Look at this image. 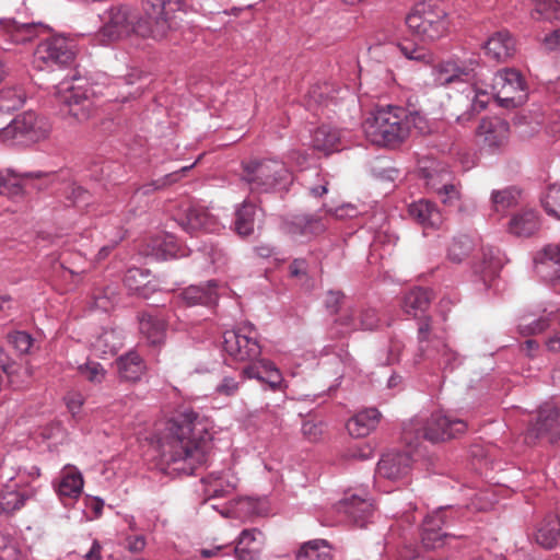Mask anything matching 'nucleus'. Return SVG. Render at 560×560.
Returning <instances> with one entry per match:
<instances>
[{
	"label": "nucleus",
	"mask_w": 560,
	"mask_h": 560,
	"mask_svg": "<svg viewBox=\"0 0 560 560\" xmlns=\"http://www.w3.org/2000/svg\"><path fill=\"white\" fill-rule=\"evenodd\" d=\"M210 441L207 423L186 409L158 428L150 443L170 469L189 476L207 463Z\"/></svg>",
	"instance_id": "nucleus-1"
},
{
	"label": "nucleus",
	"mask_w": 560,
	"mask_h": 560,
	"mask_svg": "<svg viewBox=\"0 0 560 560\" xmlns=\"http://www.w3.org/2000/svg\"><path fill=\"white\" fill-rule=\"evenodd\" d=\"M366 139L378 147L395 148L410 136L411 128L420 133L428 130L427 121L419 113L404 107L387 105L374 109L363 121Z\"/></svg>",
	"instance_id": "nucleus-2"
},
{
	"label": "nucleus",
	"mask_w": 560,
	"mask_h": 560,
	"mask_svg": "<svg viewBox=\"0 0 560 560\" xmlns=\"http://www.w3.org/2000/svg\"><path fill=\"white\" fill-rule=\"evenodd\" d=\"M158 19H150L147 14L144 18L138 19V14L127 5L112 7L105 12L104 25L98 32L101 43L103 45L119 40L132 33L141 37H152L161 39L166 36L171 27L158 33Z\"/></svg>",
	"instance_id": "nucleus-3"
},
{
	"label": "nucleus",
	"mask_w": 560,
	"mask_h": 560,
	"mask_svg": "<svg viewBox=\"0 0 560 560\" xmlns=\"http://www.w3.org/2000/svg\"><path fill=\"white\" fill-rule=\"evenodd\" d=\"M3 468V474L8 479L0 487V515H11L22 509L25 503L35 497L36 489L31 486L39 475L40 470L37 466H11Z\"/></svg>",
	"instance_id": "nucleus-4"
},
{
	"label": "nucleus",
	"mask_w": 560,
	"mask_h": 560,
	"mask_svg": "<svg viewBox=\"0 0 560 560\" xmlns=\"http://www.w3.org/2000/svg\"><path fill=\"white\" fill-rule=\"evenodd\" d=\"M406 24L422 42H434L443 37L448 27L445 10L434 0L417 3L406 16Z\"/></svg>",
	"instance_id": "nucleus-5"
},
{
	"label": "nucleus",
	"mask_w": 560,
	"mask_h": 560,
	"mask_svg": "<svg viewBox=\"0 0 560 560\" xmlns=\"http://www.w3.org/2000/svg\"><path fill=\"white\" fill-rule=\"evenodd\" d=\"M242 179L252 192H269L287 187L291 174L281 161L261 160L244 164Z\"/></svg>",
	"instance_id": "nucleus-6"
},
{
	"label": "nucleus",
	"mask_w": 560,
	"mask_h": 560,
	"mask_svg": "<svg viewBox=\"0 0 560 560\" xmlns=\"http://www.w3.org/2000/svg\"><path fill=\"white\" fill-rule=\"evenodd\" d=\"M51 125L46 117L34 112H25L0 129V142L9 145H24L46 139Z\"/></svg>",
	"instance_id": "nucleus-7"
},
{
	"label": "nucleus",
	"mask_w": 560,
	"mask_h": 560,
	"mask_svg": "<svg viewBox=\"0 0 560 560\" xmlns=\"http://www.w3.org/2000/svg\"><path fill=\"white\" fill-rule=\"evenodd\" d=\"M418 352L415 354V364L424 360L435 362L443 371H453L458 361L457 353L440 338H431V326L428 318L420 319L418 327Z\"/></svg>",
	"instance_id": "nucleus-8"
},
{
	"label": "nucleus",
	"mask_w": 560,
	"mask_h": 560,
	"mask_svg": "<svg viewBox=\"0 0 560 560\" xmlns=\"http://www.w3.org/2000/svg\"><path fill=\"white\" fill-rule=\"evenodd\" d=\"M492 95L500 106L515 108L527 100V85L523 74L514 68L499 70L490 84Z\"/></svg>",
	"instance_id": "nucleus-9"
},
{
	"label": "nucleus",
	"mask_w": 560,
	"mask_h": 560,
	"mask_svg": "<svg viewBox=\"0 0 560 560\" xmlns=\"http://www.w3.org/2000/svg\"><path fill=\"white\" fill-rule=\"evenodd\" d=\"M75 43L63 35L42 40L34 51V63L39 69L70 66L75 58Z\"/></svg>",
	"instance_id": "nucleus-10"
},
{
	"label": "nucleus",
	"mask_w": 560,
	"mask_h": 560,
	"mask_svg": "<svg viewBox=\"0 0 560 560\" xmlns=\"http://www.w3.org/2000/svg\"><path fill=\"white\" fill-rule=\"evenodd\" d=\"M546 441L552 445L560 444V402H546L539 407L534 422L525 433V442L534 445Z\"/></svg>",
	"instance_id": "nucleus-11"
},
{
	"label": "nucleus",
	"mask_w": 560,
	"mask_h": 560,
	"mask_svg": "<svg viewBox=\"0 0 560 560\" xmlns=\"http://www.w3.org/2000/svg\"><path fill=\"white\" fill-rule=\"evenodd\" d=\"M55 98L63 106V114L72 116L79 122L88 120L93 112V103L86 90L74 85L72 80L66 79L55 86Z\"/></svg>",
	"instance_id": "nucleus-12"
},
{
	"label": "nucleus",
	"mask_w": 560,
	"mask_h": 560,
	"mask_svg": "<svg viewBox=\"0 0 560 560\" xmlns=\"http://www.w3.org/2000/svg\"><path fill=\"white\" fill-rule=\"evenodd\" d=\"M224 351L237 361H252L259 357L261 349L257 341V332L252 324H245L237 330L223 334Z\"/></svg>",
	"instance_id": "nucleus-13"
},
{
	"label": "nucleus",
	"mask_w": 560,
	"mask_h": 560,
	"mask_svg": "<svg viewBox=\"0 0 560 560\" xmlns=\"http://www.w3.org/2000/svg\"><path fill=\"white\" fill-rule=\"evenodd\" d=\"M334 508L338 513H342L349 523L360 528L372 521L375 512L374 500L365 491H346L345 497Z\"/></svg>",
	"instance_id": "nucleus-14"
},
{
	"label": "nucleus",
	"mask_w": 560,
	"mask_h": 560,
	"mask_svg": "<svg viewBox=\"0 0 560 560\" xmlns=\"http://www.w3.org/2000/svg\"><path fill=\"white\" fill-rule=\"evenodd\" d=\"M50 27L42 22H19L15 19H0V48L10 50L12 45L25 44L44 33H49Z\"/></svg>",
	"instance_id": "nucleus-15"
},
{
	"label": "nucleus",
	"mask_w": 560,
	"mask_h": 560,
	"mask_svg": "<svg viewBox=\"0 0 560 560\" xmlns=\"http://www.w3.org/2000/svg\"><path fill=\"white\" fill-rule=\"evenodd\" d=\"M467 423L444 413H433L421 430L422 438L432 442H444L465 433Z\"/></svg>",
	"instance_id": "nucleus-16"
},
{
	"label": "nucleus",
	"mask_w": 560,
	"mask_h": 560,
	"mask_svg": "<svg viewBox=\"0 0 560 560\" xmlns=\"http://www.w3.org/2000/svg\"><path fill=\"white\" fill-rule=\"evenodd\" d=\"M59 500L66 505L67 500H78L82 494L84 479L82 472L73 465H65L52 482Z\"/></svg>",
	"instance_id": "nucleus-17"
},
{
	"label": "nucleus",
	"mask_w": 560,
	"mask_h": 560,
	"mask_svg": "<svg viewBox=\"0 0 560 560\" xmlns=\"http://www.w3.org/2000/svg\"><path fill=\"white\" fill-rule=\"evenodd\" d=\"M477 66L476 60H469L468 62L443 61L435 68V80L441 85L472 80L476 77L475 69Z\"/></svg>",
	"instance_id": "nucleus-18"
},
{
	"label": "nucleus",
	"mask_w": 560,
	"mask_h": 560,
	"mask_svg": "<svg viewBox=\"0 0 560 560\" xmlns=\"http://www.w3.org/2000/svg\"><path fill=\"white\" fill-rule=\"evenodd\" d=\"M427 185L440 197L446 206H453L459 199V190L451 183V173L441 170L429 172L422 168Z\"/></svg>",
	"instance_id": "nucleus-19"
},
{
	"label": "nucleus",
	"mask_w": 560,
	"mask_h": 560,
	"mask_svg": "<svg viewBox=\"0 0 560 560\" xmlns=\"http://www.w3.org/2000/svg\"><path fill=\"white\" fill-rule=\"evenodd\" d=\"M182 226L188 233L202 230L208 233H218L224 225L219 221L211 210L203 207H191L187 211L185 219L182 221Z\"/></svg>",
	"instance_id": "nucleus-20"
},
{
	"label": "nucleus",
	"mask_w": 560,
	"mask_h": 560,
	"mask_svg": "<svg viewBox=\"0 0 560 560\" xmlns=\"http://www.w3.org/2000/svg\"><path fill=\"white\" fill-rule=\"evenodd\" d=\"M142 8L150 19H158V33L162 34L163 30L171 27V14L185 11L187 5L185 0H142Z\"/></svg>",
	"instance_id": "nucleus-21"
},
{
	"label": "nucleus",
	"mask_w": 560,
	"mask_h": 560,
	"mask_svg": "<svg viewBox=\"0 0 560 560\" xmlns=\"http://www.w3.org/2000/svg\"><path fill=\"white\" fill-rule=\"evenodd\" d=\"M445 523V510H439L425 517L421 534V542L425 549H438L446 544L450 535L442 532Z\"/></svg>",
	"instance_id": "nucleus-22"
},
{
	"label": "nucleus",
	"mask_w": 560,
	"mask_h": 560,
	"mask_svg": "<svg viewBox=\"0 0 560 560\" xmlns=\"http://www.w3.org/2000/svg\"><path fill=\"white\" fill-rule=\"evenodd\" d=\"M483 49L489 58L498 62H505L514 56L516 42L508 30H500L488 38Z\"/></svg>",
	"instance_id": "nucleus-23"
},
{
	"label": "nucleus",
	"mask_w": 560,
	"mask_h": 560,
	"mask_svg": "<svg viewBox=\"0 0 560 560\" xmlns=\"http://www.w3.org/2000/svg\"><path fill=\"white\" fill-rule=\"evenodd\" d=\"M206 500L230 495L237 485V478L232 471L210 472L201 479Z\"/></svg>",
	"instance_id": "nucleus-24"
},
{
	"label": "nucleus",
	"mask_w": 560,
	"mask_h": 560,
	"mask_svg": "<svg viewBox=\"0 0 560 560\" xmlns=\"http://www.w3.org/2000/svg\"><path fill=\"white\" fill-rule=\"evenodd\" d=\"M264 540V534L256 528L242 530L235 546L232 547L234 559L255 560L261 551Z\"/></svg>",
	"instance_id": "nucleus-25"
},
{
	"label": "nucleus",
	"mask_w": 560,
	"mask_h": 560,
	"mask_svg": "<svg viewBox=\"0 0 560 560\" xmlns=\"http://www.w3.org/2000/svg\"><path fill=\"white\" fill-rule=\"evenodd\" d=\"M412 458L409 452L387 453L377 463V474L381 477L396 480L409 472Z\"/></svg>",
	"instance_id": "nucleus-26"
},
{
	"label": "nucleus",
	"mask_w": 560,
	"mask_h": 560,
	"mask_svg": "<svg viewBox=\"0 0 560 560\" xmlns=\"http://www.w3.org/2000/svg\"><path fill=\"white\" fill-rule=\"evenodd\" d=\"M244 376L265 382L273 390L279 389L283 377L279 369L269 360H260L243 370Z\"/></svg>",
	"instance_id": "nucleus-27"
},
{
	"label": "nucleus",
	"mask_w": 560,
	"mask_h": 560,
	"mask_svg": "<svg viewBox=\"0 0 560 560\" xmlns=\"http://www.w3.org/2000/svg\"><path fill=\"white\" fill-rule=\"evenodd\" d=\"M381 413L375 408H368L359 411L347 422V430L353 438L369 435L380 422Z\"/></svg>",
	"instance_id": "nucleus-28"
},
{
	"label": "nucleus",
	"mask_w": 560,
	"mask_h": 560,
	"mask_svg": "<svg viewBox=\"0 0 560 560\" xmlns=\"http://www.w3.org/2000/svg\"><path fill=\"white\" fill-rule=\"evenodd\" d=\"M537 272L546 280L560 279V248L547 245L537 258Z\"/></svg>",
	"instance_id": "nucleus-29"
},
{
	"label": "nucleus",
	"mask_w": 560,
	"mask_h": 560,
	"mask_svg": "<svg viewBox=\"0 0 560 560\" xmlns=\"http://www.w3.org/2000/svg\"><path fill=\"white\" fill-rule=\"evenodd\" d=\"M408 213L415 221L425 228H436L443 222L441 211L429 200L421 199L411 203Z\"/></svg>",
	"instance_id": "nucleus-30"
},
{
	"label": "nucleus",
	"mask_w": 560,
	"mask_h": 560,
	"mask_svg": "<svg viewBox=\"0 0 560 560\" xmlns=\"http://www.w3.org/2000/svg\"><path fill=\"white\" fill-rule=\"evenodd\" d=\"M509 129V124L500 118L482 119L477 133L489 147H499L508 139Z\"/></svg>",
	"instance_id": "nucleus-31"
},
{
	"label": "nucleus",
	"mask_w": 560,
	"mask_h": 560,
	"mask_svg": "<svg viewBox=\"0 0 560 560\" xmlns=\"http://www.w3.org/2000/svg\"><path fill=\"white\" fill-rule=\"evenodd\" d=\"M119 377L127 382H137L144 374L147 366L136 351H129L116 360Z\"/></svg>",
	"instance_id": "nucleus-32"
},
{
	"label": "nucleus",
	"mask_w": 560,
	"mask_h": 560,
	"mask_svg": "<svg viewBox=\"0 0 560 560\" xmlns=\"http://www.w3.org/2000/svg\"><path fill=\"white\" fill-rule=\"evenodd\" d=\"M260 501L253 498H240L224 505L219 510L220 514L224 517H232L237 520H246L252 516L262 514L259 508Z\"/></svg>",
	"instance_id": "nucleus-33"
},
{
	"label": "nucleus",
	"mask_w": 560,
	"mask_h": 560,
	"mask_svg": "<svg viewBox=\"0 0 560 560\" xmlns=\"http://www.w3.org/2000/svg\"><path fill=\"white\" fill-rule=\"evenodd\" d=\"M540 226L538 213L534 209H524L514 214L509 223V231L516 236L528 237Z\"/></svg>",
	"instance_id": "nucleus-34"
},
{
	"label": "nucleus",
	"mask_w": 560,
	"mask_h": 560,
	"mask_svg": "<svg viewBox=\"0 0 560 560\" xmlns=\"http://www.w3.org/2000/svg\"><path fill=\"white\" fill-rule=\"evenodd\" d=\"M217 287L214 280L207 282L206 285H190L183 291L182 296L188 305H212L218 300Z\"/></svg>",
	"instance_id": "nucleus-35"
},
{
	"label": "nucleus",
	"mask_w": 560,
	"mask_h": 560,
	"mask_svg": "<svg viewBox=\"0 0 560 560\" xmlns=\"http://www.w3.org/2000/svg\"><path fill=\"white\" fill-rule=\"evenodd\" d=\"M257 207L244 200L235 210L234 230L240 236H248L254 232Z\"/></svg>",
	"instance_id": "nucleus-36"
},
{
	"label": "nucleus",
	"mask_w": 560,
	"mask_h": 560,
	"mask_svg": "<svg viewBox=\"0 0 560 560\" xmlns=\"http://www.w3.org/2000/svg\"><path fill=\"white\" fill-rule=\"evenodd\" d=\"M315 223L312 215L299 214L283 223V231L293 240L303 242L313 236Z\"/></svg>",
	"instance_id": "nucleus-37"
},
{
	"label": "nucleus",
	"mask_w": 560,
	"mask_h": 560,
	"mask_svg": "<svg viewBox=\"0 0 560 560\" xmlns=\"http://www.w3.org/2000/svg\"><path fill=\"white\" fill-rule=\"evenodd\" d=\"M150 254L158 259H170L185 256L186 249L180 247L175 236L166 234L152 241Z\"/></svg>",
	"instance_id": "nucleus-38"
},
{
	"label": "nucleus",
	"mask_w": 560,
	"mask_h": 560,
	"mask_svg": "<svg viewBox=\"0 0 560 560\" xmlns=\"http://www.w3.org/2000/svg\"><path fill=\"white\" fill-rule=\"evenodd\" d=\"M559 537L560 518L555 515L546 517L535 534L536 542L546 549L553 548Z\"/></svg>",
	"instance_id": "nucleus-39"
},
{
	"label": "nucleus",
	"mask_w": 560,
	"mask_h": 560,
	"mask_svg": "<svg viewBox=\"0 0 560 560\" xmlns=\"http://www.w3.org/2000/svg\"><path fill=\"white\" fill-rule=\"evenodd\" d=\"M139 330L151 345H160L165 337V325L163 320L151 314L140 315Z\"/></svg>",
	"instance_id": "nucleus-40"
},
{
	"label": "nucleus",
	"mask_w": 560,
	"mask_h": 560,
	"mask_svg": "<svg viewBox=\"0 0 560 560\" xmlns=\"http://www.w3.org/2000/svg\"><path fill=\"white\" fill-rule=\"evenodd\" d=\"M431 302L430 292L422 288L410 290L404 299V311L413 317H420L424 313Z\"/></svg>",
	"instance_id": "nucleus-41"
},
{
	"label": "nucleus",
	"mask_w": 560,
	"mask_h": 560,
	"mask_svg": "<svg viewBox=\"0 0 560 560\" xmlns=\"http://www.w3.org/2000/svg\"><path fill=\"white\" fill-rule=\"evenodd\" d=\"M149 276L147 269L130 268L124 277V283L129 291L148 299L149 292L152 290Z\"/></svg>",
	"instance_id": "nucleus-42"
},
{
	"label": "nucleus",
	"mask_w": 560,
	"mask_h": 560,
	"mask_svg": "<svg viewBox=\"0 0 560 560\" xmlns=\"http://www.w3.org/2000/svg\"><path fill=\"white\" fill-rule=\"evenodd\" d=\"M26 101V93L21 86L0 90V112L10 113L19 109Z\"/></svg>",
	"instance_id": "nucleus-43"
},
{
	"label": "nucleus",
	"mask_w": 560,
	"mask_h": 560,
	"mask_svg": "<svg viewBox=\"0 0 560 560\" xmlns=\"http://www.w3.org/2000/svg\"><path fill=\"white\" fill-rule=\"evenodd\" d=\"M339 143L340 135L336 128L331 126L317 128V151H323L325 155H328L339 150Z\"/></svg>",
	"instance_id": "nucleus-44"
},
{
	"label": "nucleus",
	"mask_w": 560,
	"mask_h": 560,
	"mask_svg": "<svg viewBox=\"0 0 560 560\" xmlns=\"http://www.w3.org/2000/svg\"><path fill=\"white\" fill-rule=\"evenodd\" d=\"M359 319V306L345 307L339 314L338 318L336 319V324L338 326L336 335H346L351 331L358 330Z\"/></svg>",
	"instance_id": "nucleus-45"
},
{
	"label": "nucleus",
	"mask_w": 560,
	"mask_h": 560,
	"mask_svg": "<svg viewBox=\"0 0 560 560\" xmlns=\"http://www.w3.org/2000/svg\"><path fill=\"white\" fill-rule=\"evenodd\" d=\"M120 334L115 329L104 330L94 341L93 347L103 354L115 353L121 347Z\"/></svg>",
	"instance_id": "nucleus-46"
},
{
	"label": "nucleus",
	"mask_w": 560,
	"mask_h": 560,
	"mask_svg": "<svg viewBox=\"0 0 560 560\" xmlns=\"http://www.w3.org/2000/svg\"><path fill=\"white\" fill-rule=\"evenodd\" d=\"M534 20H560V2L557 0H534Z\"/></svg>",
	"instance_id": "nucleus-47"
},
{
	"label": "nucleus",
	"mask_w": 560,
	"mask_h": 560,
	"mask_svg": "<svg viewBox=\"0 0 560 560\" xmlns=\"http://www.w3.org/2000/svg\"><path fill=\"white\" fill-rule=\"evenodd\" d=\"M520 191L509 187L501 190H494L491 195L493 210L504 212L506 209L516 205Z\"/></svg>",
	"instance_id": "nucleus-48"
},
{
	"label": "nucleus",
	"mask_w": 560,
	"mask_h": 560,
	"mask_svg": "<svg viewBox=\"0 0 560 560\" xmlns=\"http://www.w3.org/2000/svg\"><path fill=\"white\" fill-rule=\"evenodd\" d=\"M472 249V244L469 237L462 236L455 238L448 247V259L454 262L463 261Z\"/></svg>",
	"instance_id": "nucleus-49"
},
{
	"label": "nucleus",
	"mask_w": 560,
	"mask_h": 560,
	"mask_svg": "<svg viewBox=\"0 0 560 560\" xmlns=\"http://www.w3.org/2000/svg\"><path fill=\"white\" fill-rule=\"evenodd\" d=\"M542 207L549 215L560 220V185L553 184L548 187Z\"/></svg>",
	"instance_id": "nucleus-50"
},
{
	"label": "nucleus",
	"mask_w": 560,
	"mask_h": 560,
	"mask_svg": "<svg viewBox=\"0 0 560 560\" xmlns=\"http://www.w3.org/2000/svg\"><path fill=\"white\" fill-rule=\"evenodd\" d=\"M21 189L19 178L11 171H0V195L16 196Z\"/></svg>",
	"instance_id": "nucleus-51"
},
{
	"label": "nucleus",
	"mask_w": 560,
	"mask_h": 560,
	"mask_svg": "<svg viewBox=\"0 0 560 560\" xmlns=\"http://www.w3.org/2000/svg\"><path fill=\"white\" fill-rule=\"evenodd\" d=\"M79 372L88 381L95 384L102 383L106 375V371L102 364L94 361H88L86 363L80 365Z\"/></svg>",
	"instance_id": "nucleus-52"
},
{
	"label": "nucleus",
	"mask_w": 560,
	"mask_h": 560,
	"mask_svg": "<svg viewBox=\"0 0 560 560\" xmlns=\"http://www.w3.org/2000/svg\"><path fill=\"white\" fill-rule=\"evenodd\" d=\"M472 90L475 92V96H474V100H472V108H474V110H477V112L483 110L487 107L491 96H493L492 95V91L489 92L488 91V85L483 84L479 80H475L474 81Z\"/></svg>",
	"instance_id": "nucleus-53"
},
{
	"label": "nucleus",
	"mask_w": 560,
	"mask_h": 560,
	"mask_svg": "<svg viewBox=\"0 0 560 560\" xmlns=\"http://www.w3.org/2000/svg\"><path fill=\"white\" fill-rule=\"evenodd\" d=\"M246 376L242 373L238 380L233 376H224L221 382L215 386V394L219 396H234Z\"/></svg>",
	"instance_id": "nucleus-54"
},
{
	"label": "nucleus",
	"mask_w": 560,
	"mask_h": 560,
	"mask_svg": "<svg viewBox=\"0 0 560 560\" xmlns=\"http://www.w3.org/2000/svg\"><path fill=\"white\" fill-rule=\"evenodd\" d=\"M9 341L19 353L25 354L30 352L34 340L31 335L25 331H15L9 335Z\"/></svg>",
	"instance_id": "nucleus-55"
},
{
	"label": "nucleus",
	"mask_w": 560,
	"mask_h": 560,
	"mask_svg": "<svg viewBox=\"0 0 560 560\" xmlns=\"http://www.w3.org/2000/svg\"><path fill=\"white\" fill-rule=\"evenodd\" d=\"M359 329L373 330L378 326V316L374 308L359 306Z\"/></svg>",
	"instance_id": "nucleus-56"
},
{
	"label": "nucleus",
	"mask_w": 560,
	"mask_h": 560,
	"mask_svg": "<svg viewBox=\"0 0 560 560\" xmlns=\"http://www.w3.org/2000/svg\"><path fill=\"white\" fill-rule=\"evenodd\" d=\"M200 555L203 558H220L221 560H234L232 555V546L218 545L213 547L200 549Z\"/></svg>",
	"instance_id": "nucleus-57"
},
{
	"label": "nucleus",
	"mask_w": 560,
	"mask_h": 560,
	"mask_svg": "<svg viewBox=\"0 0 560 560\" xmlns=\"http://www.w3.org/2000/svg\"><path fill=\"white\" fill-rule=\"evenodd\" d=\"M398 47L407 59L421 62H430L431 60V55L424 48L412 47L411 45H399Z\"/></svg>",
	"instance_id": "nucleus-58"
},
{
	"label": "nucleus",
	"mask_w": 560,
	"mask_h": 560,
	"mask_svg": "<svg viewBox=\"0 0 560 560\" xmlns=\"http://www.w3.org/2000/svg\"><path fill=\"white\" fill-rule=\"evenodd\" d=\"M290 276L304 281L308 277V264L303 258L294 259L290 265Z\"/></svg>",
	"instance_id": "nucleus-59"
},
{
	"label": "nucleus",
	"mask_w": 560,
	"mask_h": 560,
	"mask_svg": "<svg viewBox=\"0 0 560 560\" xmlns=\"http://www.w3.org/2000/svg\"><path fill=\"white\" fill-rule=\"evenodd\" d=\"M65 401L68 410L75 417L84 404V397L81 393L70 392L65 396Z\"/></svg>",
	"instance_id": "nucleus-60"
},
{
	"label": "nucleus",
	"mask_w": 560,
	"mask_h": 560,
	"mask_svg": "<svg viewBox=\"0 0 560 560\" xmlns=\"http://www.w3.org/2000/svg\"><path fill=\"white\" fill-rule=\"evenodd\" d=\"M0 369L8 375L12 385L19 387L21 384L18 382L19 372L12 364H7V355L0 350Z\"/></svg>",
	"instance_id": "nucleus-61"
},
{
	"label": "nucleus",
	"mask_w": 560,
	"mask_h": 560,
	"mask_svg": "<svg viewBox=\"0 0 560 560\" xmlns=\"http://www.w3.org/2000/svg\"><path fill=\"white\" fill-rule=\"evenodd\" d=\"M343 299L340 291H328L324 299V305L330 313H336Z\"/></svg>",
	"instance_id": "nucleus-62"
},
{
	"label": "nucleus",
	"mask_w": 560,
	"mask_h": 560,
	"mask_svg": "<svg viewBox=\"0 0 560 560\" xmlns=\"http://www.w3.org/2000/svg\"><path fill=\"white\" fill-rule=\"evenodd\" d=\"M295 560H315V540L302 544L295 553Z\"/></svg>",
	"instance_id": "nucleus-63"
},
{
	"label": "nucleus",
	"mask_w": 560,
	"mask_h": 560,
	"mask_svg": "<svg viewBox=\"0 0 560 560\" xmlns=\"http://www.w3.org/2000/svg\"><path fill=\"white\" fill-rule=\"evenodd\" d=\"M317 560H334L331 547L324 539H317Z\"/></svg>",
	"instance_id": "nucleus-64"
}]
</instances>
